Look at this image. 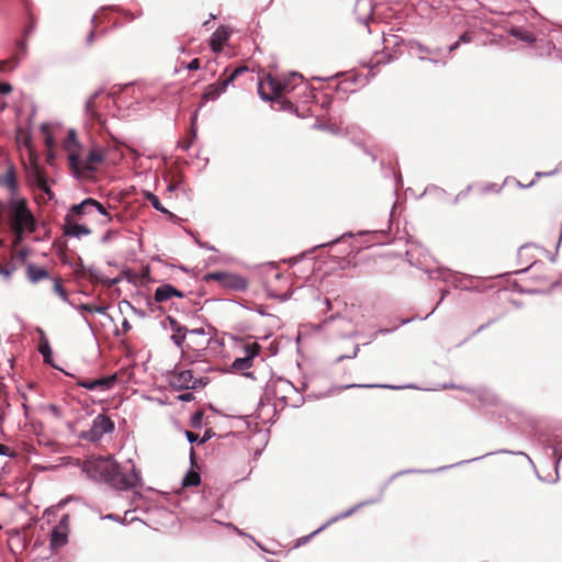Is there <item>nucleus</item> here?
Listing matches in <instances>:
<instances>
[{"instance_id":"obj_1","label":"nucleus","mask_w":562,"mask_h":562,"mask_svg":"<svg viewBox=\"0 0 562 562\" xmlns=\"http://www.w3.org/2000/svg\"><path fill=\"white\" fill-rule=\"evenodd\" d=\"M83 470L92 479L104 481L121 491L136 487L142 480L135 467L131 473L121 472L119 463L112 457H92L85 461Z\"/></svg>"},{"instance_id":"obj_2","label":"nucleus","mask_w":562,"mask_h":562,"mask_svg":"<svg viewBox=\"0 0 562 562\" xmlns=\"http://www.w3.org/2000/svg\"><path fill=\"white\" fill-rule=\"evenodd\" d=\"M8 224L13 234V246L19 247L26 234L37 228L36 220L24 198H12L8 203Z\"/></svg>"},{"instance_id":"obj_3","label":"nucleus","mask_w":562,"mask_h":562,"mask_svg":"<svg viewBox=\"0 0 562 562\" xmlns=\"http://www.w3.org/2000/svg\"><path fill=\"white\" fill-rule=\"evenodd\" d=\"M299 86H304L303 76L290 72L283 76L265 75L258 82V92L263 100H282Z\"/></svg>"},{"instance_id":"obj_4","label":"nucleus","mask_w":562,"mask_h":562,"mask_svg":"<svg viewBox=\"0 0 562 562\" xmlns=\"http://www.w3.org/2000/svg\"><path fill=\"white\" fill-rule=\"evenodd\" d=\"M104 150L99 147H92L87 155L81 151L71 154L69 167L78 178L90 179L98 170L99 165L104 160Z\"/></svg>"},{"instance_id":"obj_5","label":"nucleus","mask_w":562,"mask_h":562,"mask_svg":"<svg viewBox=\"0 0 562 562\" xmlns=\"http://www.w3.org/2000/svg\"><path fill=\"white\" fill-rule=\"evenodd\" d=\"M248 70L247 67H237L232 72L227 74V69H225L224 74L218 78V80L214 83L205 87L202 95H201V104L199 108L203 106L209 101H215L227 87L234 82V80L243 72Z\"/></svg>"},{"instance_id":"obj_6","label":"nucleus","mask_w":562,"mask_h":562,"mask_svg":"<svg viewBox=\"0 0 562 562\" xmlns=\"http://www.w3.org/2000/svg\"><path fill=\"white\" fill-rule=\"evenodd\" d=\"M206 282L215 281L222 288L233 291H245L248 288V281L239 274L214 271L205 274Z\"/></svg>"},{"instance_id":"obj_7","label":"nucleus","mask_w":562,"mask_h":562,"mask_svg":"<svg viewBox=\"0 0 562 562\" xmlns=\"http://www.w3.org/2000/svg\"><path fill=\"white\" fill-rule=\"evenodd\" d=\"M167 378L173 390H195L202 385V379L194 378L191 370L176 368L168 372Z\"/></svg>"},{"instance_id":"obj_8","label":"nucleus","mask_w":562,"mask_h":562,"mask_svg":"<svg viewBox=\"0 0 562 562\" xmlns=\"http://www.w3.org/2000/svg\"><path fill=\"white\" fill-rule=\"evenodd\" d=\"M114 430V423L106 415L99 414L92 422V426L89 430L81 431L79 438L97 442L103 435L112 432Z\"/></svg>"},{"instance_id":"obj_9","label":"nucleus","mask_w":562,"mask_h":562,"mask_svg":"<svg viewBox=\"0 0 562 562\" xmlns=\"http://www.w3.org/2000/svg\"><path fill=\"white\" fill-rule=\"evenodd\" d=\"M93 212H98L101 215L105 216L108 223L112 221V216L106 211L104 205L92 198H88L79 204H74L69 209L68 213L81 220L83 216L91 215Z\"/></svg>"},{"instance_id":"obj_10","label":"nucleus","mask_w":562,"mask_h":562,"mask_svg":"<svg viewBox=\"0 0 562 562\" xmlns=\"http://www.w3.org/2000/svg\"><path fill=\"white\" fill-rule=\"evenodd\" d=\"M79 218L72 214L67 213L65 216V234L68 236H86L91 234V229L85 225L77 223Z\"/></svg>"},{"instance_id":"obj_11","label":"nucleus","mask_w":562,"mask_h":562,"mask_svg":"<svg viewBox=\"0 0 562 562\" xmlns=\"http://www.w3.org/2000/svg\"><path fill=\"white\" fill-rule=\"evenodd\" d=\"M173 297L182 299L184 297V294L169 283H164L159 285L154 294V300L156 303H165Z\"/></svg>"},{"instance_id":"obj_12","label":"nucleus","mask_w":562,"mask_h":562,"mask_svg":"<svg viewBox=\"0 0 562 562\" xmlns=\"http://www.w3.org/2000/svg\"><path fill=\"white\" fill-rule=\"evenodd\" d=\"M231 32L225 26H220L211 36L210 46L214 53H220L228 41Z\"/></svg>"},{"instance_id":"obj_13","label":"nucleus","mask_w":562,"mask_h":562,"mask_svg":"<svg viewBox=\"0 0 562 562\" xmlns=\"http://www.w3.org/2000/svg\"><path fill=\"white\" fill-rule=\"evenodd\" d=\"M0 184L7 187L10 190L12 198H15L18 192V181L15 176V170L12 166H10L5 173L0 177Z\"/></svg>"},{"instance_id":"obj_14","label":"nucleus","mask_w":562,"mask_h":562,"mask_svg":"<svg viewBox=\"0 0 562 562\" xmlns=\"http://www.w3.org/2000/svg\"><path fill=\"white\" fill-rule=\"evenodd\" d=\"M68 541V531L64 527H54L50 533V548L58 550L64 547Z\"/></svg>"},{"instance_id":"obj_15","label":"nucleus","mask_w":562,"mask_h":562,"mask_svg":"<svg viewBox=\"0 0 562 562\" xmlns=\"http://www.w3.org/2000/svg\"><path fill=\"white\" fill-rule=\"evenodd\" d=\"M63 147L68 154V160L71 159V154H78L81 151V146L77 140V134L74 130L68 132V135L63 143Z\"/></svg>"},{"instance_id":"obj_16","label":"nucleus","mask_w":562,"mask_h":562,"mask_svg":"<svg viewBox=\"0 0 562 562\" xmlns=\"http://www.w3.org/2000/svg\"><path fill=\"white\" fill-rule=\"evenodd\" d=\"M100 93L94 92L87 101L85 110L87 116L90 117L92 122L101 123V115L98 113V106H97V100L99 98Z\"/></svg>"},{"instance_id":"obj_17","label":"nucleus","mask_w":562,"mask_h":562,"mask_svg":"<svg viewBox=\"0 0 562 562\" xmlns=\"http://www.w3.org/2000/svg\"><path fill=\"white\" fill-rule=\"evenodd\" d=\"M169 319V323H170V326H171V329L173 331L172 336H171V339L172 341L178 346V347H182V344L184 342V339H186V333H187V329L186 327H182L176 319H173L172 317H168Z\"/></svg>"},{"instance_id":"obj_18","label":"nucleus","mask_w":562,"mask_h":562,"mask_svg":"<svg viewBox=\"0 0 562 562\" xmlns=\"http://www.w3.org/2000/svg\"><path fill=\"white\" fill-rule=\"evenodd\" d=\"M26 274H27L29 280L33 283H36V282L47 279L49 277V273L45 268L37 267L34 265H29Z\"/></svg>"},{"instance_id":"obj_19","label":"nucleus","mask_w":562,"mask_h":562,"mask_svg":"<svg viewBox=\"0 0 562 562\" xmlns=\"http://www.w3.org/2000/svg\"><path fill=\"white\" fill-rule=\"evenodd\" d=\"M116 382H117V373H114V374H111L108 376H103L100 379H94L95 390L97 389L110 390L111 387H113L115 385Z\"/></svg>"},{"instance_id":"obj_20","label":"nucleus","mask_w":562,"mask_h":562,"mask_svg":"<svg viewBox=\"0 0 562 562\" xmlns=\"http://www.w3.org/2000/svg\"><path fill=\"white\" fill-rule=\"evenodd\" d=\"M35 183L41 191L48 195V198L53 196V192L49 189L48 182L43 175V171L40 169L35 170Z\"/></svg>"},{"instance_id":"obj_21","label":"nucleus","mask_w":562,"mask_h":562,"mask_svg":"<svg viewBox=\"0 0 562 562\" xmlns=\"http://www.w3.org/2000/svg\"><path fill=\"white\" fill-rule=\"evenodd\" d=\"M10 251H11V260L12 261H18V262H21V263H23L25 261V259L27 258V256H29V249L27 248H20L19 249V247H14L13 246V241L11 243Z\"/></svg>"},{"instance_id":"obj_22","label":"nucleus","mask_w":562,"mask_h":562,"mask_svg":"<svg viewBox=\"0 0 562 562\" xmlns=\"http://www.w3.org/2000/svg\"><path fill=\"white\" fill-rule=\"evenodd\" d=\"M201 482V476L195 471H189L186 476L183 477L182 485L184 487L189 486H198Z\"/></svg>"},{"instance_id":"obj_23","label":"nucleus","mask_w":562,"mask_h":562,"mask_svg":"<svg viewBox=\"0 0 562 562\" xmlns=\"http://www.w3.org/2000/svg\"><path fill=\"white\" fill-rule=\"evenodd\" d=\"M232 367L236 371L247 370L252 367V360H250L249 357L244 356L241 358L235 359Z\"/></svg>"},{"instance_id":"obj_24","label":"nucleus","mask_w":562,"mask_h":562,"mask_svg":"<svg viewBox=\"0 0 562 562\" xmlns=\"http://www.w3.org/2000/svg\"><path fill=\"white\" fill-rule=\"evenodd\" d=\"M260 349L261 346L258 342H247L244 345L245 357H249V359L252 360L259 353Z\"/></svg>"},{"instance_id":"obj_25","label":"nucleus","mask_w":562,"mask_h":562,"mask_svg":"<svg viewBox=\"0 0 562 562\" xmlns=\"http://www.w3.org/2000/svg\"><path fill=\"white\" fill-rule=\"evenodd\" d=\"M209 341H210V340H209V339H206V341H205V346H204V347H202L200 350H195V352H194V355H193V356H191L190 353H188V352H184V351H183V358H184V360H186V361H188L189 363H193V362H195V361L200 360V359L204 356L203 351H204V350H205V348L207 347Z\"/></svg>"},{"instance_id":"obj_26","label":"nucleus","mask_w":562,"mask_h":562,"mask_svg":"<svg viewBox=\"0 0 562 562\" xmlns=\"http://www.w3.org/2000/svg\"><path fill=\"white\" fill-rule=\"evenodd\" d=\"M42 133L45 136V146L48 150H52L55 146V142L53 135L50 134L49 126L47 124H43L41 127Z\"/></svg>"},{"instance_id":"obj_27","label":"nucleus","mask_w":562,"mask_h":562,"mask_svg":"<svg viewBox=\"0 0 562 562\" xmlns=\"http://www.w3.org/2000/svg\"><path fill=\"white\" fill-rule=\"evenodd\" d=\"M146 199H147V201L151 204V206L155 210H157V211H159L161 213H168V211L161 205L158 196L155 195L154 193L148 192L146 194Z\"/></svg>"},{"instance_id":"obj_28","label":"nucleus","mask_w":562,"mask_h":562,"mask_svg":"<svg viewBox=\"0 0 562 562\" xmlns=\"http://www.w3.org/2000/svg\"><path fill=\"white\" fill-rule=\"evenodd\" d=\"M54 291L57 295H59L63 300H67V292L63 286L60 279H55L54 282Z\"/></svg>"},{"instance_id":"obj_29","label":"nucleus","mask_w":562,"mask_h":562,"mask_svg":"<svg viewBox=\"0 0 562 562\" xmlns=\"http://www.w3.org/2000/svg\"><path fill=\"white\" fill-rule=\"evenodd\" d=\"M15 269L16 268L14 263L0 265V274L5 278H10Z\"/></svg>"},{"instance_id":"obj_30","label":"nucleus","mask_w":562,"mask_h":562,"mask_svg":"<svg viewBox=\"0 0 562 562\" xmlns=\"http://www.w3.org/2000/svg\"><path fill=\"white\" fill-rule=\"evenodd\" d=\"M40 352L43 355L44 360L49 362L52 350L47 342L40 346Z\"/></svg>"},{"instance_id":"obj_31","label":"nucleus","mask_w":562,"mask_h":562,"mask_svg":"<svg viewBox=\"0 0 562 562\" xmlns=\"http://www.w3.org/2000/svg\"><path fill=\"white\" fill-rule=\"evenodd\" d=\"M81 310L90 312V313H103L104 308L97 305L82 304L80 306Z\"/></svg>"},{"instance_id":"obj_32","label":"nucleus","mask_w":562,"mask_h":562,"mask_svg":"<svg viewBox=\"0 0 562 562\" xmlns=\"http://www.w3.org/2000/svg\"><path fill=\"white\" fill-rule=\"evenodd\" d=\"M69 519L68 514L63 515L56 527H64V530L69 531Z\"/></svg>"},{"instance_id":"obj_33","label":"nucleus","mask_w":562,"mask_h":562,"mask_svg":"<svg viewBox=\"0 0 562 562\" xmlns=\"http://www.w3.org/2000/svg\"><path fill=\"white\" fill-rule=\"evenodd\" d=\"M78 384L87 390H95L94 380L81 381Z\"/></svg>"},{"instance_id":"obj_34","label":"nucleus","mask_w":562,"mask_h":562,"mask_svg":"<svg viewBox=\"0 0 562 562\" xmlns=\"http://www.w3.org/2000/svg\"><path fill=\"white\" fill-rule=\"evenodd\" d=\"M200 59L199 58H194L192 59L188 65H187V69L189 70H198L200 69Z\"/></svg>"},{"instance_id":"obj_35","label":"nucleus","mask_w":562,"mask_h":562,"mask_svg":"<svg viewBox=\"0 0 562 562\" xmlns=\"http://www.w3.org/2000/svg\"><path fill=\"white\" fill-rule=\"evenodd\" d=\"M12 91V87L10 83L1 82L0 83V93L1 94H8Z\"/></svg>"},{"instance_id":"obj_36","label":"nucleus","mask_w":562,"mask_h":562,"mask_svg":"<svg viewBox=\"0 0 562 562\" xmlns=\"http://www.w3.org/2000/svg\"><path fill=\"white\" fill-rule=\"evenodd\" d=\"M180 184H181L180 177L173 178L172 182L168 186V190L173 191V190L178 189L180 187Z\"/></svg>"},{"instance_id":"obj_37","label":"nucleus","mask_w":562,"mask_h":562,"mask_svg":"<svg viewBox=\"0 0 562 562\" xmlns=\"http://www.w3.org/2000/svg\"><path fill=\"white\" fill-rule=\"evenodd\" d=\"M214 436V432L212 431V429H207L205 430L203 437L200 439V443H204L206 442L207 440H210L212 437Z\"/></svg>"},{"instance_id":"obj_38","label":"nucleus","mask_w":562,"mask_h":562,"mask_svg":"<svg viewBox=\"0 0 562 562\" xmlns=\"http://www.w3.org/2000/svg\"><path fill=\"white\" fill-rule=\"evenodd\" d=\"M0 454L1 456H11L12 452H11V449L10 447L3 445V443H0Z\"/></svg>"},{"instance_id":"obj_39","label":"nucleus","mask_w":562,"mask_h":562,"mask_svg":"<svg viewBox=\"0 0 562 562\" xmlns=\"http://www.w3.org/2000/svg\"><path fill=\"white\" fill-rule=\"evenodd\" d=\"M48 409H49V412H50L55 417H57V418H59V417H60V409H59V407H58V406H56V405L52 404V405H49Z\"/></svg>"},{"instance_id":"obj_40","label":"nucleus","mask_w":562,"mask_h":562,"mask_svg":"<svg viewBox=\"0 0 562 562\" xmlns=\"http://www.w3.org/2000/svg\"><path fill=\"white\" fill-rule=\"evenodd\" d=\"M186 436H187V438H188V440H189L190 442H195V441H198V440H199V435H196V434H194V432H192V431H189V430H188V431L186 432Z\"/></svg>"},{"instance_id":"obj_41","label":"nucleus","mask_w":562,"mask_h":562,"mask_svg":"<svg viewBox=\"0 0 562 562\" xmlns=\"http://www.w3.org/2000/svg\"><path fill=\"white\" fill-rule=\"evenodd\" d=\"M13 63V59L0 61V72L7 71L8 66Z\"/></svg>"},{"instance_id":"obj_42","label":"nucleus","mask_w":562,"mask_h":562,"mask_svg":"<svg viewBox=\"0 0 562 562\" xmlns=\"http://www.w3.org/2000/svg\"><path fill=\"white\" fill-rule=\"evenodd\" d=\"M459 41H460V42H464V43H469V42H471V41H472V36H471V34H470V33L464 32V33L460 36Z\"/></svg>"},{"instance_id":"obj_43","label":"nucleus","mask_w":562,"mask_h":562,"mask_svg":"<svg viewBox=\"0 0 562 562\" xmlns=\"http://www.w3.org/2000/svg\"><path fill=\"white\" fill-rule=\"evenodd\" d=\"M179 400L184 401V402H190L193 400V394L192 393H183V394L179 395Z\"/></svg>"},{"instance_id":"obj_44","label":"nucleus","mask_w":562,"mask_h":562,"mask_svg":"<svg viewBox=\"0 0 562 562\" xmlns=\"http://www.w3.org/2000/svg\"><path fill=\"white\" fill-rule=\"evenodd\" d=\"M94 37H95V33H94V31H90V32H89V34H88V36H87V43H88L89 45H91V44L93 43V41H94Z\"/></svg>"},{"instance_id":"obj_45","label":"nucleus","mask_w":562,"mask_h":562,"mask_svg":"<svg viewBox=\"0 0 562 562\" xmlns=\"http://www.w3.org/2000/svg\"><path fill=\"white\" fill-rule=\"evenodd\" d=\"M201 418H202V413L201 412L196 413L193 416V426H196L201 422Z\"/></svg>"},{"instance_id":"obj_46","label":"nucleus","mask_w":562,"mask_h":562,"mask_svg":"<svg viewBox=\"0 0 562 562\" xmlns=\"http://www.w3.org/2000/svg\"><path fill=\"white\" fill-rule=\"evenodd\" d=\"M191 335H201V336H204V329L203 328H198V329H192L190 331Z\"/></svg>"},{"instance_id":"obj_47","label":"nucleus","mask_w":562,"mask_h":562,"mask_svg":"<svg viewBox=\"0 0 562 562\" xmlns=\"http://www.w3.org/2000/svg\"><path fill=\"white\" fill-rule=\"evenodd\" d=\"M282 103H283L285 109H292L293 108V103L291 101L282 100Z\"/></svg>"},{"instance_id":"obj_48","label":"nucleus","mask_w":562,"mask_h":562,"mask_svg":"<svg viewBox=\"0 0 562 562\" xmlns=\"http://www.w3.org/2000/svg\"><path fill=\"white\" fill-rule=\"evenodd\" d=\"M352 512H353V509H351V510H349V512L345 513V514H344V515H341L340 517H342V518L348 517V516H350V515L352 514Z\"/></svg>"},{"instance_id":"obj_49","label":"nucleus","mask_w":562,"mask_h":562,"mask_svg":"<svg viewBox=\"0 0 562 562\" xmlns=\"http://www.w3.org/2000/svg\"><path fill=\"white\" fill-rule=\"evenodd\" d=\"M460 44V41L456 42L453 45H451L450 49H456Z\"/></svg>"},{"instance_id":"obj_50","label":"nucleus","mask_w":562,"mask_h":562,"mask_svg":"<svg viewBox=\"0 0 562 562\" xmlns=\"http://www.w3.org/2000/svg\"><path fill=\"white\" fill-rule=\"evenodd\" d=\"M124 327L125 328H130L131 327L130 324L127 323V321L124 322Z\"/></svg>"},{"instance_id":"obj_51","label":"nucleus","mask_w":562,"mask_h":562,"mask_svg":"<svg viewBox=\"0 0 562 562\" xmlns=\"http://www.w3.org/2000/svg\"><path fill=\"white\" fill-rule=\"evenodd\" d=\"M3 246H4V240L0 239V247H3Z\"/></svg>"}]
</instances>
